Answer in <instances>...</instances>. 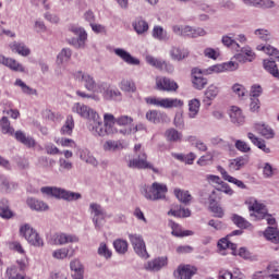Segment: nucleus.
<instances>
[{
    "mask_svg": "<svg viewBox=\"0 0 279 279\" xmlns=\"http://www.w3.org/2000/svg\"><path fill=\"white\" fill-rule=\"evenodd\" d=\"M221 43L228 49H232L233 51H241V45L235 41L234 36L232 34L223 35L221 38Z\"/></svg>",
    "mask_w": 279,
    "mask_h": 279,
    "instance_id": "f704fd0d",
    "label": "nucleus"
},
{
    "mask_svg": "<svg viewBox=\"0 0 279 279\" xmlns=\"http://www.w3.org/2000/svg\"><path fill=\"white\" fill-rule=\"evenodd\" d=\"M248 8H276L274 0H241Z\"/></svg>",
    "mask_w": 279,
    "mask_h": 279,
    "instance_id": "393cba45",
    "label": "nucleus"
},
{
    "mask_svg": "<svg viewBox=\"0 0 279 279\" xmlns=\"http://www.w3.org/2000/svg\"><path fill=\"white\" fill-rule=\"evenodd\" d=\"M8 279H25V276L19 274L16 266H12L7 269Z\"/></svg>",
    "mask_w": 279,
    "mask_h": 279,
    "instance_id": "0e129e2a",
    "label": "nucleus"
},
{
    "mask_svg": "<svg viewBox=\"0 0 279 279\" xmlns=\"http://www.w3.org/2000/svg\"><path fill=\"white\" fill-rule=\"evenodd\" d=\"M169 227L172 230L171 234L173 236H193V231L191 230L182 231V228L180 227V225L175 223L173 220L169 221Z\"/></svg>",
    "mask_w": 279,
    "mask_h": 279,
    "instance_id": "c9c22d12",
    "label": "nucleus"
},
{
    "mask_svg": "<svg viewBox=\"0 0 279 279\" xmlns=\"http://www.w3.org/2000/svg\"><path fill=\"white\" fill-rule=\"evenodd\" d=\"M98 93H101L107 101H123V94L119 88L113 87L108 82H98Z\"/></svg>",
    "mask_w": 279,
    "mask_h": 279,
    "instance_id": "0eeeda50",
    "label": "nucleus"
},
{
    "mask_svg": "<svg viewBox=\"0 0 279 279\" xmlns=\"http://www.w3.org/2000/svg\"><path fill=\"white\" fill-rule=\"evenodd\" d=\"M255 130H256V132H258V134L264 136V138L269 140V138H274V136H276L274 129H271V126H269L268 124H265V123L255 124Z\"/></svg>",
    "mask_w": 279,
    "mask_h": 279,
    "instance_id": "72a5a7b5",
    "label": "nucleus"
},
{
    "mask_svg": "<svg viewBox=\"0 0 279 279\" xmlns=\"http://www.w3.org/2000/svg\"><path fill=\"white\" fill-rule=\"evenodd\" d=\"M0 130L2 134H9V136H14L17 143H22V145H25V147H28L29 149L36 147V140H34V137L25 134V132L23 131H16L14 133V128L10 123V119H8V117H2L0 119Z\"/></svg>",
    "mask_w": 279,
    "mask_h": 279,
    "instance_id": "f03ea898",
    "label": "nucleus"
},
{
    "mask_svg": "<svg viewBox=\"0 0 279 279\" xmlns=\"http://www.w3.org/2000/svg\"><path fill=\"white\" fill-rule=\"evenodd\" d=\"M73 169V162L65 158L59 159V171L62 173L64 171H71Z\"/></svg>",
    "mask_w": 279,
    "mask_h": 279,
    "instance_id": "69168bd1",
    "label": "nucleus"
},
{
    "mask_svg": "<svg viewBox=\"0 0 279 279\" xmlns=\"http://www.w3.org/2000/svg\"><path fill=\"white\" fill-rule=\"evenodd\" d=\"M204 95L205 97L203 99V104L207 106V108H210V106H213V101H215L219 95V87L215 84H211L207 87Z\"/></svg>",
    "mask_w": 279,
    "mask_h": 279,
    "instance_id": "412c9836",
    "label": "nucleus"
},
{
    "mask_svg": "<svg viewBox=\"0 0 279 279\" xmlns=\"http://www.w3.org/2000/svg\"><path fill=\"white\" fill-rule=\"evenodd\" d=\"M215 196H209V208L211 213H214L215 217H218V219L223 218V208L221 206L217 205Z\"/></svg>",
    "mask_w": 279,
    "mask_h": 279,
    "instance_id": "a18cd8bd",
    "label": "nucleus"
},
{
    "mask_svg": "<svg viewBox=\"0 0 279 279\" xmlns=\"http://www.w3.org/2000/svg\"><path fill=\"white\" fill-rule=\"evenodd\" d=\"M239 51H240V53L245 56V58L248 60V62H254V60H256V53L254 52V50H252V47L244 46L241 48V46H240Z\"/></svg>",
    "mask_w": 279,
    "mask_h": 279,
    "instance_id": "4d7b16f0",
    "label": "nucleus"
},
{
    "mask_svg": "<svg viewBox=\"0 0 279 279\" xmlns=\"http://www.w3.org/2000/svg\"><path fill=\"white\" fill-rule=\"evenodd\" d=\"M40 191L48 197H57V199H64L65 202H77V199H82V194L60 187L44 186Z\"/></svg>",
    "mask_w": 279,
    "mask_h": 279,
    "instance_id": "20e7f679",
    "label": "nucleus"
},
{
    "mask_svg": "<svg viewBox=\"0 0 279 279\" xmlns=\"http://www.w3.org/2000/svg\"><path fill=\"white\" fill-rule=\"evenodd\" d=\"M72 112L78 114V117H82V119H88V121H90L95 114H97L95 110L81 102H75L72 106Z\"/></svg>",
    "mask_w": 279,
    "mask_h": 279,
    "instance_id": "f3484780",
    "label": "nucleus"
},
{
    "mask_svg": "<svg viewBox=\"0 0 279 279\" xmlns=\"http://www.w3.org/2000/svg\"><path fill=\"white\" fill-rule=\"evenodd\" d=\"M71 257H73V253L69 254V248L66 247L57 248L52 252V258H56V260H64V258Z\"/></svg>",
    "mask_w": 279,
    "mask_h": 279,
    "instance_id": "49530a36",
    "label": "nucleus"
},
{
    "mask_svg": "<svg viewBox=\"0 0 279 279\" xmlns=\"http://www.w3.org/2000/svg\"><path fill=\"white\" fill-rule=\"evenodd\" d=\"M202 106V102H199V99L194 98L189 101V117L190 119H195L197 114H199V107Z\"/></svg>",
    "mask_w": 279,
    "mask_h": 279,
    "instance_id": "ea45409f",
    "label": "nucleus"
},
{
    "mask_svg": "<svg viewBox=\"0 0 279 279\" xmlns=\"http://www.w3.org/2000/svg\"><path fill=\"white\" fill-rule=\"evenodd\" d=\"M206 31L202 27H192L190 25H184L183 36L187 38H199V36H206Z\"/></svg>",
    "mask_w": 279,
    "mask_h": 279,
    "instance_id": "a878e982",
    "label": "nucleus"
},
{
    "mask_svg": "<svg viewBox=\"0 0 279 279\" xmlns=\"http://www.w3.org/2000/svg\"><path fill=\"white\" fill-rule=\"evenodd\" d=\"M174 195L179 199V202H182V204H189L191 199H193L189 191H182L177 189L174 190Z\"/></svg>",
    "mask_w": 279,
    "mask_h": 279,
    "instance_id": "864d4df0",
    "label": "nucleus"
},
{
    "mask_svg": "<svg viewBox=\"0 0 279 279\" xmlns=\"http://www.w3.org/2000/svg\"><path fill=\"white\" fill-rule=\"evenodd\" d=\"M70 269L73 271V279H84V266L82 265V262H80V259H73L70 263Z\"/></svg>",
    "mask_w": 279,
    "mask_h": 279,
    "instance_id": "7c9ffc66",
    "label": "nucleus"
},
{
    "mask_svg": "<svg viewBox=\"0 0 279 279\" xmlns=\"http://www.w3.org/2000/svg\"><path fill=\"white\" fill-rule=\"evenodd\" d=\"M0 64L8 66V69L15 71L16 73H25V66H23V64H21L15 59L8 58L3 54H0Z\"/></svg>",
    "mask_w": 279,
    "mask_h": 279,
    "instance_id": "6ab92c4d",
    "label": "nucleus"
},
{
    "mask_svg": "<svg viewBox=\"0 0 279 279\" xmlns=\"http://www.w3.org/2000/svg\"><path fill=\"white\" fill-rule=\"evenodd\" d=\"M146 62L150 66H154L155 69H158V71L163 70L165 60H162V59H158L154 56L148 54V56H146Z\"/></svg>",
    "mask_w": 279,
    "mask_h": 279,
    "instance_id": "09e8293b",
    "label": "nucleus"
},
{
    "mask_svg": "<svg viewBox=\"0 0 279 279\" xmlns=\"http://www.w3.org/2000/svg\"><path fill=\"white\" fill-rule=\"evenodd\" d=\"M232 221L238 228H250V222L239 215H233Z\"/></svg>",
    "mask_w": 279,
    "mask_h": 279,
    "instance_id": "338daca9",
    "label": "nucleus"
},
{
    "mask_svg": "<svg viewBox=\"0 0 279 279\" xmlns=\"http://www.w3.org/2000/svg\"><path fill=\"white\" fill-rule=\"evenodd\" d=\"M197 269L191 265L180 266L177 270L179 279H192L195 276Z\"/></svg>",
    "mask_w": 279,
    "mask_h": 279,
    "instance_id": "2f4dec72",
    "label": "nucleus"
},
{
    "mask_svg": "<svg viewBox=\"0 0 279 279\" xmlns=\"http://www.w3.org/2000/svg\"><path fill=\"white\" fill-rule=\"evenodd\" d=\"M104 151H121L123 149V143L121 141L109 140L102 145Z\"/></svg>",
    "mask_w": 279,
    "mask_h": 279,
    "instance_id": "58836bf2",
    "label": "nucleus"
},
{
    "mask_svg": "<svg viewBox=\"0 0 279 279\" xmlns=\"http://www.w3.org/2000/svg\"><path fill=\"white\" fill-rule=\"evenodd\" d=\"M89 213L92 215V221L95 226V229L100 230L104 228V223H106V218L108 217V214H106L104 207L97 203H92L89 205Z\"/></svg>",
    "mask_w": 279,
    "mask_h": 279,
    "instance_id": "9d476101",
    "label": "nucleus"
},
{
    "mask_svg": "<svg viewBox=\"0 0 279 279\" xmlns=\"http://www.w3.org/2000/svg\"><path fill=\"white\" fill-rule=\"evenodd\" d=\"M247 162V157H238L235 159H231L229 162V169L231 171H241V169H243Z\"/></svg>",
    "mask_w": 279,
    "mask_h": 279,
    "instance_id": "e433bc0d",
    "label": "nucleus"
},
{
    "mask_svg": "<svg viewBox=\"0 0 279 279\" xmlns=\"http://www.w3.org/2000/svg\"><path fill=\"white\" fill-rule=\"evenodd\" d=\"M146 104L148 106H156L157 108H182L184 106V101L178 98H156V97H147L145 98Z\"/></svg>",
    "mask_w": 279,
    "mask_h": 279,
    "instance_id": "1a4fd4ad",
    "label": "nucleus"
},
{
    "mask_svg": "<svg viewBox=\"0 0 279 279\" xmlns=\"http://www.w3.org/2000/svg\"><path fill=\"white\" fill-rule=\"evenodd\" d=\"M26 204L31 210H35L36 213H45V210H49V205H47V203L34 197L27 198Z\"/></svg>",
    "mask_w": 279,
    "mask_h": 279,
    "instance_id": "4be33fe9",
    "label": "nucleus"
},
{
    "mask_svg": "<svg viewBox=\"0 0 279 279\" xmlns=\"http://www.w3.org/2000/svg\"><path fill=\"white\" fill-rule=\"evenodd\" d=\"M128 167L130 169H151L154 173H159L158 168H154V165L147 161V154L145 151L140 153L137 158L131 159Z\"/></svg>",
    "mask_w": 279,
    "mask_h": 279,
    "instance_id": "ddd939ff",
    "label": "nucleus"
},
{
    "mask_svg": "<svg viewBox=\"0 0 279 279\" xmlns=\"http://www.w3.org/2000/svg\"><path fill=\"white\" fill-rule=\"evenodd\" d=\"M167 257H158L148 262L145 269H147V271H160L162 267H167Z\"/></svg>",
    "mask_w": 279,
    "mask_h": 279,
    "instance_id": "5701e85b",
    "label": "nucleus"
},
{
    "mask_svg": "<svg viewBox=\"0 0 279 279\" xmlns=\"http://www.w3.org/2000/svg\"><path fill=\"white\" fill-rule=\"evenodd\" d=\"M113 53H116L118 58L123 60V62H125L126 64H131L132 66H138V64H141V60L134 58L130 52H128L123 48H116L113 50Z\"/></svg>",
    "mask_w": 279,
    "mask_h": 279,
    "instance_id": "aec40b11",
    "label": "nucleus"
},
{
    "mask_svg": "<svg viewBox=\"0 0 279 279\" xmlns=\"http://www.w3.org/2000/svg\"><path fill=\"white\" fill-rule=\"evenodd\" d=\"M257 51H264V53H266L267 56H270L271 58H275V60L279 62V51L271 45H267V46L259 45L257 46Z\"/></svg>",
    "mask_w": 279,
    "mask_h": 279,
    "instance_id": "37998d69",
    "label": "nucleus"
},
{
    "mask_svg": "<svg viewBox=\"0 0 279 279\" xmlns=\"http://www.w3.org/2000/svg\"><path fill=\"white\" fill-rule=\"evenodd\" d=\"M213 160H215V151H208L206 153V155L199 157V159L197 160V165H199L201 167H206V165H210Z\"/></svg>",
    "mask_w": 279,
    "mask_h": 279,
    "instance_id": "6e6d98bb",
    "label": "nucleus"
},
{
    "mask_svg": "<svg viewBox=\"0 0 279 279\" xmlns=\"http://www.w3.org/2000/svg\"><path fill=\"white\" fill-rule=\"evenodd\" d=\"M153 36L157 40H169V37H167V31L162 28L161 26H155L153 29Z\"/></svg>",
    "mask_w": 279,
    "mask_h": 279,
    "instance_id": "052dcab7",
    "label": "nucleus"
},
{
    "mask_svg": "<svg viewBox=\"0 0 279 279\" xmlns=\"http://www.w3.org/2000/svg\"><path fill=\"white\" fill-rule=\"evenodd\" d=\"M119 88L123 93H135L136 92V83L132 80L124 78L119 83Z\"/></svg>",
    "mask_w": 279,
    "mask_h": 279,
    "instance_id": "79ce46f5",
    "label": "nucleus"
},
{
    "mask_svg": "<svg viewBox=\"0 0 279 279\" xmlns=\"http://www.w3.org/2000/svg\"><path fill=\"white\" fill-rule=\"evenodd\" d=\"M245 205L247 206L250 213H254L251 214V217H255L256 219H263L267 215V206L258 202V199H256L255 197L246 198Z\"/></svg>",
    "mask_w": 279,
    "mask_h": 279,
    "instance_id": "f8f14e48",
    "label": "nucleus"
},
{
    "mask_svg": "<svg viewBox=\"0 0 279 279\" xmlns=\"http://www.w3.org/2000/svg\"><path fill=\"white\" fill-rule=\"evenodd\" d=\"M74 80L80 82L86 90L89 93H99V83L95 81V76L84 71H76L74 73Z\"/></svg>",
    "mask_w": 279,
    "mask_h": 279,
    "instance_id": "6e6552de",
    "label": "nucleus"
},
{
    "mask_svg": "<svg viewBox=\"0 0 279 279\" xmlns=\"http://www.w3.org/2000/svg\"><path fill=\"white\" fill-rule=\"evenodd\" d=\"M247 138L251 140L253 145L255 147H258L264 154H271V148L267 147V144L265 143V140L259 138L258 136H255L254 133H247Z\"/></svg>",
    "mask_w": 279,
    "mask_h": 279,
    "instance_id": "473e14b6",
    "label": "nucleus"
},
{
    "mask_svg": "<svg viewBox=\"0 0 279 279\" xmlns=\"http://www.w3.org/2000/svg\"><path fill=\"white\" fill-rule=\"evenodd\" d=\"M71 56H73L71 48H63L57 57V62H59V64H64V62L71 60Z\"/></svg>",
    "mask_w": 279,
    "mask_h": 279,
    "instance_id": "3c124183",
    "label": "nucleus"
},
{
    "mask_svg": "<svg viewBox=\"0 0 279 279\" xmlns=\"http://www.w3.org/2000/svg\"><path fill=\"white\" fill-rule=\"evenodd\" d=\"M218 193H226V195H234V191L230 189V185L228 183L223 182L220 184V187L213 192V197L215 195H218Z\"/></svg>",
    "mask_w": 279,
    "mask_h": 279,
    "instance_id": "e2e57ef3",
    "label": "nucleus"
},
{
    "mask_svg": "<svg viewBox=\"0 0 279 279\" xmlns=\"http://www.w3.org/2000/svg\"><path fill=\"white\" fill-rule=\"evenodd\" d=\"M15 86H19L22 90V93H24V95H37L36 89L29 87L27 84H25V82H23V80L21 78H16Z\"/></svg>",
    "mask_w": 279,
    "mask_h": 279,
    "instance_id": "603ef678",
    "label": "nucleus"
},
{
    "mask_svg": "<svg viewBox=\"0 0 279 279\" xmlns=\"http://www.w3.org/2000/svg\"><path fill=\"white\" fill-rule=\"evenodd\" d=\"M169 56H170L171 60H173V62H182V61L186 60V58H189V56H191V51H189L184 47L171 46V48L169 50Z\"/></svg>",
    "mask_w": 279,
    "mask_h": 279,
    "instance_id": "a211bd4d",
    "label": "nucleus"
},
{
    "mask_svg": "<svg viewBox=\"0 0 279 279\" xmlns=\"http://www.w3.org/2000/svg\"><path fill=\"white\" fill-rule=\"evenodd\" d=\"M10 49L13 53H19V56H22L23 58H27V56L32 53V50L25 44L19 41L11 43Z\"/></svg>",
    "mask_w": 279,
    "mask_h": 279,
    "instance_id": "cd10ccee",
    "label": "nucleus"
},
{
    "mask_svg": "<svg viewBox=\"0 0 279 279\" xmlns=\"http://www.w3.org/2000/svg\"><path fill=\"white\" fill-rule=\"evenodd\" d=\"M98 255H100L102 258H106V260H109V258H112V251L108 248L106 243L101 242L98 247Z\"/></svg>",
    "mask_w": 279,
    "mask_h": 279,
    "instance_id": "13d9d810",
    "label": "nucleus"
},
{
    "mask_svg": "<svg viewBox=\"0 0 279 279\" xmlns=\"http://www.w3.org/2000/svg\"><path fill=\"white\" fill-rule=\"evenodd\" d=\"M230 119L234 125H243L245 123V116H243L241 108L236 106L231 107Z\"/></svg>",
    "mask_w": 279,
    "mask_h": 279,
    "instance_id": "c756f323",
    "label": "nucleus"
},
{
    "mask_svg": "<svg viewBox=\"0 0 279 279\" xmlns=\"http://www.w3.org/2000/svg\"><path fill=\"white\" fill-rule=\"evenodd\" d=\"M169 189L165 183L154 182L151 185H144L142 187V195L149 202H159V199H167Z\"/></svg>",
    "mask_w": 279,
    "mask_h": 279,
    "instance_id": "7ed1b4c3",
    "label": "nucleus"
},
{
    "mask_svg": "<svg viewBox=\"0 0 279 279\" xmlns=\"http://www.w3.org/2000/svg\"><path fill=\"white\" fill-rule=\"evenodd\" d=\"M74 128L75 121L73 120V116H68L64 125L61 128V134L64 136H71Z\"/></svg>",
    "mask_w": 279,
    "mask_h": 279,
    "instance_id": "a19ab883",
    "label": "nucleus"
},
{
    "mask_svg": "<svg viewBox=\"0 0 279 279\" xmlns=\"http://www.w3.org/2000/svg\"><path fill=\"white\" fill-rule=\"evenodd\" d=\"M89 131L94 136H106L107 134H114V131L109 130L101 121L99 113H94V117L89 120Z\"/></svg>",
    "mask_w": 279,
    "mask_h": 279,
    "instance_id": "9b49d317",
    "label": "nucleus"
},
{
    "mask_svg": "<svg viewBox=\"0 0 279 279\" xmlns=\"http://www.w3.org/2000/svg\"><path fill=\"white\" fill-rule=\"evenodd\" d=\"M113 247L118 254H125V252H128V241L121 239L116 240L113 242Z\"/></svg>",
    "mask_w": 279,
    "mask_h": 279,
    "instance_id": "bf43d9fd",
    "label": "nucleus"
},
{
    "mask_svg": "<svg viewBox=\"0 0 279 279\" xmlns=\"http://www.w3.org/2000/svg\"><path fill=\"white\" fill-rule=\"evenodd\" d=\"M217 170L219 171V173L222 175V178L227 181L230 182L231 184H235V186H238V189H247V186L245 185V183H243V181L229 175L228 171H226V169H223V167L218 166Z\"/></svg>",
    "mask_w": 279,
    "mask_h": 279,
    "instance_id": "c85d7f7f",
    "label": "nucleus"
},
{
    "mask_svg": "<svg viewBox=\"0 0 279 279\" xmlns=\"http://www.w3.org/2000/svg\"><path fill=\"white\" fill-rule=\"evenodd\" d=\"M239 69V63L234 61H229L223 64L211 65L207 69L194 68L192 70V85L196 90H204L208 85V78L204 75H213V73H223V71H236Z\"/></svg>",
    "mask_w": 279,
    "mask_h": 279,
    "instance_id": "f257e3e1",
    "label": "nucleus"
},
{
    "mask_svg": "<svg viewBox=\"0 0 279 279\" xmlns=\"http://www.w3.org/2000/svg\"><path fill=\"white\" fill-rule=\"evenodd\" d=\"M69 32L74 34L75 37H71L68 39V45L74 47V49H86V40H88V33L82 26L70 25Z\"/></svg>",
    "mask_w": 279,
    "mask_h": 279,
    "instance_id": "39448f33",
    "label": "nucleus"
},
{
    "mask_svg": "<svg viewBox=\"0 0 279 279\" xmlns=\"http://www.w3.org/2000/svg\"><path fill=\"white\" fill-rule=\"evenodd\" d=\"M12 189H16V184L10 183L8 177L0 174V191L2 193H10Z\"/></svg>",
    "mask_w": 279,
    "mask_h": 279,
    "instance_id": "de8ad7c7",
    "label": "nucleus"
},
{
    "mask_svg": "<svg viewBox=\"0 0 279 279\" xmlns=\"http://www.w3.org/2000/svg\"><path fill=\"white\" fill-rule=\"evenodd\" d=\"M129 240L131 241V245L137 256H141V258H149L147 247L145 246V240H143L141 234H129Z\"/></svg>",
    "mask_w": 279,
    "mask_h": 279,
    "instance_id": "2eb2a0df",
    "label": "nucleus"
},
{
    "mask_svg": "<svg viewBox=\"0 0 279 279\" xmlns=\"http://www.w3.org/2000/svg\"><path fill=\"white\" fill-rule=\"evenodd\" d=\"M81 160H83L87 165H92V167H97V165H99L97 158H95V156H93L88 150H83L81 153Z\"/></svg>",
    "mask_w": 279,
    "mask_h": 279,
    "instance_id": "8fccbe9b",
    "label": "nucleus"
},
{
    "mask_svg": "<svg viewBox=\"0 0 279 279\" xmlns=\"http://www.w3.org/2000/svg\"><path fill=\"white\" fill-rule=\"evenodd\" d=\"M20 236H23L27 241V243L34 245L35 247H43V245L45 244L43 242V238L29 223H23L20 226Z\"/></svg>",
    "mask_w": 279,
    "mask_h": 279,
    "instance_id": "423d86ee",
    "label": "nucleus"
},
{
    "mask_svg": "<svg viewBox=\"0 0 279 279\" xmlns=\"http://www.w3.org/2000/svg\"><path fill=\"white\" fill-rule=\"evenodd\" d=\"M132 27L138 36H143V34L149 32V24L143 17H136L132 23Z\"/></svg>",
    "mask_w": 279,
    "mask_h": 279,
    "instance_id": "b1692460",
    "label": "nucleus"
},
{
    "mask_svg": "<svg viewBox=\"0 0 279 279\" xmlns=\"http://www.w3.org/2000/svg\"><path fill=\"white\" fill-rule=\"evenodd\" d=\"M165 113L158 112L157 110H149L146 112V119L150 123L158 125V123H162V119H165Z\"/></svg>",
    "mask_w": 279,
    "mask_h": 279,
    "instance_id": "4c0bfd02",
    "label": "nucleus"
},
{
    "mask_svg": "<svg viewBox=\"0 0 279 279\" xmlns=\"http://www.w3.org/2000/svg\"><path fill=\"white\" fill-rule=\"evenodd\" d=\"M163 136L167 143H182V138H184V135H182V132L173 128L166 130V132L163 133Z\"/></svg>",
    "mask_w": 279,
    "mask_h": 279,
    "instance_id": "bb28decb",
    "label": "nucleus"
},
{
    "mask_svg": "<svg viewBox=\"0 0 279 279\" xmlns=\"http://www.w3.org/2000/svg\"><path fill=\"white\" fill-rule=\"evenodd\" d=\"M157 90H165L167 93H175L179 86L178 83L169 77L157 76L156 77Z\"/></svg>",
    "mask_w": 279,
    "mask_h": 279,
    "instance_id": "dca6fc26",
    "label": "nucleus"
},
{
    "mask_svg": "<svg viewBox=\"0 0 279 279\" xmlns=\"http://www.w3.org/2000/svg\"><path fill=\"white\" fill-rule=\"evenodd\" d=\"M255 36L263 40L264 43H269L271 40V33L265 28H257L254 32Z\"/></svg>",
    "mask_w": 279,
    "mask_h": 279,
    "instance_id": "5fc2aeb1",
    "label": "nucleus"
},
{
    "mask_svg": "<svg viewBox=\"0 0 279 279\" xmlns=\"http://www.w3.org/2000/svg\"><path fill=\"white\" fill-rule=\"evenodd\" d=\"M264 236L271 243H279V231L274 227H268L264 232Z\"/></svg>",
    "mask_w": 279,
    "mask_h": 279,
    "instance_id": "c03bdc74",
    "label": "nucleus"
},
{
    "mask_svg": "<svg viewBox=\"0 0 279 279\" xmlns=\"http://www.w3.org/2000/svg\"><path fill=\"white\" fill-rule=\"evenodd\" d=\"M69 243H80V238L75 234L57 232L50 238V245H69Z\"/></svg>",
    "mask_w": 279,
    "mask_h": 279,
    "instance_id": "4468645a",
    "label": "nucleus"
},
{
    "mask_svg": "<svg viewBox=\"0 0 279 279\" xmlns=\"http://www.w3.org/2000/svg\"><path fill=\"white\" fill-rule=\"evenodd\" d=\"M238 256H240V258H243L244 260H258V257L256 255H253L245 247H240V250L238 252Z\"/></svg>",
    "mask_w": 279,
    "mask_h": 279,
    "instance_id": "680f3d73",
    "label": "nucleus"
},
{
    "mask_svg": "<svg viewBox=\"0 0 279 279\" xmlns=\"http://www.w3.org/2000/svg\"><path fill=\"white\" fill-rule=\"evenodd\" d=\"M57 145H61V147H71L72 149L77 147V144L75 143V141L71 140V138H58L56 141Z\"/></svg>",
    "mask_w": 279,
    "mask_h": 279,
    "instance_id": "774afa93",
    "label": "nucleus"
}]
</instances>
